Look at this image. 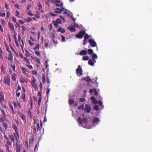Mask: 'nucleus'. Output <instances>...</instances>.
I'll return each instance as SVG.
<instances>
[{"label":"nucleus","mask_w":152,"mask_h":152,"mask_svg":"<svg viewBox=\"0 0 152 152\" xmlns=\"http://www.w3.org/2000/svg\"><path fill=\"white\" fill-rule=\"evenodd\" d=\"M78 121L79 123L81 125L80 126H82L83 124V119L82 118L80 117H79L78 119Z\"/></svg>","instance_id":"nucleus-30"},{"label":"nucleus","mask_w":152,"mask_h":152,"mask_svg":"<svg viewBox=\"0 0 152 152\" xmlns=\"http://www.w3.org/2000/svg\"><path fill=\"white\" fill-rule=\"evenodd\" d=\"M21 97V99L23 100V101L25 102H26V99L25 94L24 93L23 94H22Z\"/></svg>","instance_id":"nucleus-37"},{"label":"nucleus","mask_w":152,"mask_h":152,"mask_svg":"<svg viewBox=\"0 0 152 152\" xmlns=\"http://www.w3.org/2000/svg\"><path fill=\"white\" fill-rule=\"evenodd\" d=\"M36 13L37 14H34V15L35 16V17L37 18H38V19L40 18V13L38 11H37L36 12Z\"/></svg>","instance_id":"nucleus-34"},{"label":"nucleus","mask_w":152,"mask_h":152,"mask_svg":"<svg viewBox=\"0 0 152 152\" xmlns=\"http://www.w3.org/2000/svg\"><path fill=\"white\" fill-rule=\"evenodd\" d=\"M36 78L33 77V79L31 82V84L33 88H34L35 90L37 88V85L36 83Z\"/></svg>","instance_id":"nucleus-7"},{"label":"nucleus","mask_w":152,"mask_h":152,"mask_svg":"<svg viewBox=\"0 0 152 152\" xmlns=\"http://www.w3.org/2000/svg\"><path fill=\"white\" fill-rule=\"evenodd\" d=\"M26 62L29 64H30V61L26 57H24L23 58Z\"/></svg>","instance_id":"nucleus-47"},{"label":"nucleus","mask_w":152,"mask_h":152,"mask_svg":"<svg viewBox=\"0 0 152 152\" xmlns=\"http://www.w3.org/2000/svg\"><path fill=\"white\" fill-rule=\"evenodd\" d=\"M24 20L27 23L31 22L32 20V19L29 17H27V18L24 19Z\"/></svg>","instance_id":"nucleus-32"},{"label":"nucleus","mask_w":152,"mask_h":152,"mask_svg":"<svg viewBox=\"0 0 152 152\" xmlns=\"http://www.w3.org/2000/svg\"><path fill=\"white\" fill-rule=\"evenodd\" d=\"M36 54L38 56H40V52L39 51H35Z\"/></svg>","instance_id":"nucleus-54"},{"label":"nucleus","mask_w":152,"mask_h":152,"mask_svg":"<svg viewBox=\"0 0 152 152\" xmlns=\"http://www.w3.org/2000/svg\"><path fill=\"white\" fill-rule=\"evenodd\" d=\"M8 52H9L10 53L8 54V58L6 57V58L9 61H11L13 59V57L12 55V52L11 51H8Z\"/></svg>","instance_id":"nucleus-17"},{"label":"nucleus","mask_w":152,"mask_h":152,"mask_svg":"<svg viewBox=\"0 0 152 152\" xmlns=\"http://www.w3.org/2000/svg\"><path fill=\"white\" fill-rule=\"evenodd\" d=\"M100 121V119L96 117H94L93 121V124H97Z\"/></svg>","instance_id":"nucleus-22"},{"label":"nucleus","mask_w":152,"mask_h":152,"mask_svg":"<svg viewBox=\"0 0 152 152\" xmlns=\"http://www.w3.org/2000/svg\"><path fill=\"white\" fill-rule=\"evenodd\" d=\"M38 7V10L40 11L41 12L43 13L44 12V10L42 9V6L41 3L39 2L37 4Z\"/></svg>","instance_id":"nucleus-16"},{"label":"nucleus","mask_w":152,"mask_h":152,"mask_svg":"<svg viewBox=\"0 0 152 152\" xmlns=\"http://www.w3.org/2000/svg\"><path fill=\"white\" fill-rule=\"evenodd\" d=\"M28 42L29 43V44L31 46H33L34 45V43L32 42L30 40H29L28 41Z\"/></svg>","instance_id":"nucleus-59"},{"label":"nucleus","mask_w":152,"mask_h":152,"mask_svg":"<svg viewBox=\"0 0 152 152\" xmlns=\"http://www.w3.org/2000/svg\"><path fill=\"white\" fill-rule=\"evenodd\" d=\"M13 105L15 109H17L18 110V107L17 106V102L16 103L15 102H13Z\"/></svg>","instance_id":"nucleus-44"},{"label":"nucleus","mask_w":152,"mask_h":152,"mask_svg":"<svg viewBox=\"0 0 152 152\" xmlns=\"http://www.w3.org/2000/svg\"><path fill=\"white\" fill-rule=\"evenodd\" d=\"M31 74L33 75H36L37 74V72L36 70H32Z\"/></svg>","instance_id":"nucleus-56"},{"label":"nucleus","mask_w":152,"mask_h":152,"mask_svg":"<svg viewBox=\"0 0 152 152\" xmlns=\"http://www.w3.org/2000/svg\"><path fill=\"white\" fill-rule=\"evenodd\" d=\"M98 104L101 107H103L102 103L101 101H98Z\"/></svg>","instance_id":"nucleus-60"},{"label":"nucleus","mask_w":152,"mask_h":152,"mask_svg":"<svg viewBox=\"0 0 152 152\" xmlns=\"http://www.w3.org/2000/svg\"><path fill=\"white\" fill-rule=\"evenodd\" d=\"M91 99L92 102L94 104H95L97 103V101L94 96H92L91 97Z\"/></svg>","instance_id":"nucleus-21"},{"label":"nucleus","mask_w":152,"mask_h":152,"mask_svg":"<svg viewBox=\"0 0 152 152\" xmlns=\"http://www.w3.org/2000/svg\"><path fill=\"white\" fill-rule=\"evenodd\" d=\"M8 26L11 32L15 31L14 27L13 24L11 22H9L8 23Z\"/></svg>","instance_id":"nucleus-11"},{"label":"nucleus","mask_w":152,"mask_h":152,"mask_svg":"<svg viewBox=\"0 0 152 152\" xmlns=\"http://www.w3.org/2000/svg\"><path fill=\"white\" fill-rule=\"evenodd\" d=\"M13 37L14 38V39L15 40H17V33H15V31L14 32V34L13 35Z\"/></svg>","instance_id":"nucleus-62"},{"label":"nucleus","mask_w":152,"mask_h":152,"mask_svg":"<svg viewBox=\"0 0 152 152\" xmlns=\"http://www.w3.org/2000/svg\"><path fill=\"white\" fill-rule=\"evenodd\" d=\"M49 15L51 16H52L53 17H55L56 15H57L53 13V12H50L49 13Z\"/></svg>","instance_id":"nucleus-64"},{"label":"nucleus","mask_w":152,"mask_h":152,"mask_svg":"<svg viewBox=\"0 0 152 152\" xmlns=\"http://www.w3.org/2000/svg\"><path fill=\"white\" fill-rule=\"evenodd\" d=\"M94 63L93 60L91 59H89L88 61V64L91 66H93L94 65Z\"/></svg>","instance_id":"nucleus-26"},{"label":"nucleus","mask_w":152,"mask_h":152,"mask_svg":"<svg viewBox=\"0 0 152 152\" xmlns=\"http://www.w3.org/2000/svg\"><path fill=\"white\" fill-rule=\"evenodd\" d=\"M20 117L21 118L22 120L24 122H26V119L25 115L23 114L20 116Z\"/></svg>","instance_id":"nucleus-29"},{"label":"nucleus","mask_w":152,"mask_h":152,"mask_svg":"<svg viewBox=\"0 0 152 152\" xmlns=\"http://www.w3.org/2000/svg\"><path fill=\"white\" fill-rule=\"evenodd\" d=\"M33 127H34V128H33L34 132V133H36L37 132L39 128V127H40L39 124V123L37 124L36 127L34 125L32 126V127H31L32 128H33Z\"/></svg>","instance_id":"nucleus-12"},{"label":"nucleus","mask_w":152,"mask_h":152,"mask_svg":"<svg viewBox=\"0 0 152 152\" xmlns=\"http://www.w3.org/2000/svg\"><path fill=\"white\" fill-rule=\"evenodd\" d=\"M62 11V9H60L58 8H57L55 9L54 12L56 13L59 14Z\"/></svg>","instance_id":"nucleus-23"},{"label":"nucleus","mask_w":152,"mask_h":152,"mask_svg":"<svg viewBox=\"0 0 152 152\" xmlns=\"http://www.w3.org/2000/svg\"><path fill=\"white\" fill-rule=\"evenodd\" d=\"M68 28L69 30L71 31L72 32H73L76 31L75 27L74 26L71 27L69 26L68 27Z\"/></svg>","instance_id":"nucleus-27"},{"label":"nucleus","mask_w":152,"mask_h":152,"mask_svg":"<svg viewBox=\"0 0 152 152\" xmlns=\"http://www.w3.org/2000/svg\"><path fill=\"white\" fill-rule=\"evenodd\" d=\"M84 80H86L88 82H89L91 81V78L89 76L84 77Z\"/></svg>","instance_id":"nucleus-36"},{"label":"nucleus","mask_w":152,"mask_h":152,"mask_svg":"<svg viewBox=\"0 0 152 152\" xmlns=\"http://www.w3.org/2000/svg\"><path fill=\"white\" fill-rule=\"evenodd\" d=\"M17 104L18 107V110H20L21 109V104L18 101H17Z\"/></svg>","instance_id":"nucleus-40"},{"label":"nucleus","mask_w":152,"mask_h":152,"mask_svg":"<svg viewBox=\"0 0 152 152\" xmlns=\"http://www.w3.org/2000/svg\"><path fill=\"white\" fill-rule=\"evenodd\" d=\"M86 34V31L83 30L80 31L76 35V37L77 38L81 39Z\"/></svg>","instance_id":"nucleus-4"},{"label":"nucleus","mask_w":152,"mask_h":152,"mask_svg":"<svg viewBox=\"0 0 152 152\" xmlns=\"http://www.w3.org/2000/svg\"><path fill=\"white\" fill-rule=\"evenodd\" d=\"M92 60H93V61L95 62H96V59H97L98 58L97 56V55L95 53H93L92 56Z\"/></svg>","instance_id":"nucleus-20"},{"label":"nucleus","mask_w":152,"mask_h":152,"mask_svg":"<svg viewBox=\"0 0 152 152\" xmlns=\"http://www.w3.org/2000/svg\"><path fill=\"white\" fill-rule=\"evenodd\" d=\"M94 94L95 96H97L98 94V92L96 89L94 88Z\"/></svg>","instance_id":"nucleus-61"},{"label":"nucleus","mask_w":152,"mask_h":152,"mask_svg":"<svg viewBox=\"0 0 152 152\" xmlns=\"http://www.w3.org/2000/svg\"><path fill=\"white\" fill-rule=\"evenodd\" d=\"M83 123L86 124H87L88 123V119L86 118H84L83 119Z\"/></svg>","instance_id":"nucleus-52"},{"label":"nucleus","mask_w":152,"mask_h":152,"mask_svg":"<svg viewBox=\"0 0 152 152\" xmlns=\"http://www.w3.org/2000/svg\"><path fill=\"white\" fill-rule=\"evenodd\" d=\"M14 137H15V141L18 142V140L19 139L20 136L18 132H15L13 133Z\"/></svg>","instance_id":"nucleus-15"},{"label":"nucleus","mask_w":152,"mask_h":152,"mask_svg":"<svg viewBox=\"0 0 152 152\" xmlns=\"http://www.w3.org/2000/svg\"><path fill=\"white\" fill-rule=\"evenodd\" d=\"M25 55L26 57H28L29 56H31L30 54L29 53L28 51L27 50L25 49Z\"/></svg>","instance_id":"nucleus-33"},{"label":"nucleus","mask_w":152,"mask_h":152,"mask_svg":"<svg viewBox=\"0 0 152 152\" xmlns=\"http://www.w3.org/2000/svg\"><path fill=\"white\" fill-rule=\"evenodd\" d=\"M87 51L85 50H81L79 53V55H84L87 54Z\"/></svg>","instance_id":"nucleus-24"},{"label":"nucleus","mask_w":152,"mask_h":152,"mask_svg":"<svg viewBox=\"0 0 152 152\" xmlns=\"http://www.w3.org/2000/svg\"><path fill=\"white\" fill-rule=\"evenodd\" d=\"M91 110V106L89 104L86 105L84 109V111H86L87 113H90Z\"/></svg>","instance_id":"nucleus-10"},{"label":"nucleus","mask_w":152,"mask_h":152,"mask_svg":"<svg viewBox=\"0 0 152 152\" xmlns=\"http://www.w3.org/2000/svg\"><path fill=\"white\" fill-rule=\"evenodd\" d=\"M4 146L6 148V151L7 152H11V150L10 148H12V142L9 140L7 141L4 140Z\"/></svg>","instance_id":"nucleus-1"},{"label":"nucleus","mask_w":152,"mask_h":152,"mask_svg":"<svg viewBox=\"0 0 152 152\" xmlns=\"http://www.w3.org/2000/svg\"><path fill=\"white\" fill-rule=\"evenodd\" d=\"M48 60H47L45 62V66L46 68H47L48 66Z\"/></svg>","instance_id":"nucleus-57"},{"label":"nucleus","mask_w":152,"mask_h":152,"mask_svg":"<svg viewBox=\"0 0 152 152\" xmlns=\"http://www.w3.org/2000/svg\"><path fill=\"white\" fill-rule=\"evenodd\" d=\"M62 23V20L59 19H57L56 20L53 21L52 23H53L56 28L58 27V24H61Z\"/></svg>","instance_id":"nucleus-3"},{"label":"nucleus","mask_w":152,"mask_h":152,"mask_svg":"<svg viewBox=\"0 0 152 152\" xmlns=\"http://www.w3.org/2000/svg\"><path fill=\"white\" fill-rule=\"evenodd\" d=\"M76 74L78 76H80L83 74V70L80 65H79L76 69Z\"/></svg>","instance_id":"nucleus-6"},{"label":"nucleus","mask_w":152,"mask_h":152,"mask_svg":"<svg viewBox=\"0 0 152 152\" xmlns=\"http://www.w3.org/2000/svg\"><path fill=\"white\" fill-rule=\"evenodd\" d=\"M8 137L9 140H10L11 141V142H15V139L13 135H9Z\"/></svg>","instance_id":"nucleus-25"},{"label":"nucleus","mask_w":152,"mask_h":152,"mask_svg":"<svg viewBox=\"0 0 152 152\" xmlns=\"http://www.w3.org/2000/svg\"><path fill=\"white\" fill-rule=\"evenodd\" d=\"M84 39H87L89 38L90 36L89 35L87 34H85V35H84Z\"/></svg>","instance_id":"nucleus-53"},{"label":"nucleus","mask_w":152,"mask_h":152,"mask_svg":"<svg viewBox=\"0 0 152 152\" xmlns=\"http://www.w3.org/2000/svg\"><path fill=\"white\" fill-rule=\"evenodd\" d=\"M21 27L22 28V30L21 32L22 33H23L26 30V28L25 26L23 25H22L21 26Z\"/></svg>","instance_id":"nucleus-50"},{"label":"nucleus","mask_w":152,"mask_h":152,"mask_svg":"<svg viewBox=\"0 0 152 152\" xmlns=\"http://www.w3.org/2000/svg\"><path fill=\"white\" fill-rule=\"evenodd\" d=\"M10 78L8 76H5L4 78V83L5 84L8 86L10 85Z\"/></svg>","instance_id":"nucleus-5"},{"label":"nucleus","mask_w":152,"mask_h":152,"mask_svg":"<svg viewBox=\"0 0 152 152\" xmlns=\"http://www.w3.org/2000/svg\"><path fill=\"white\" fill-rule=\"evenodd\" d=\"M6 120H7L6 118V119H3V120H0V122L2 123V125L4 128V129L5 130V131L7 129V124L4 122V121Z\"/></svg>","instance_id":"nucleus-14"},{"label":"nucleus","mask_w":152,"mask_h":152,"mask_svg":"<svg viewBox=\"0 0 152 152\" xmlns=\"http://www.w3.org/2000/svg\"><path fill=\"white\" fill-rule=\"evenodd\" d=\"M36 47L34 48V50H38L39 49V45L38 44L36 45Z\"/></svg>","instance_id":"nucleus-63"},{"label":"nucleus","mask_w":152,"mask_h":152,"mask_svg":"<svg viewBox=\"0 0 152 152\" xmlns=\"http://www.w3.org/2000/svg\"><path fill=\"white\" fill-rule=\"evenodd\" d=\"M94 109L96 111H97L99 109V107L98 105H96L94 106Z\"/></svg>","instance_id":"nucleus-55"},{"label":"nucleus","mask_w":152,"mask_h":152,"mask_svg":"<svg viewBox=\"0 0 152 152\" xmlns=\"http://www.w3.org/2000/svg\"><path fill=\"white\" fill-rule=\"evenodd\" d=\"M11 66L12 67L13 71L15 72V66L14 63L11 64Z\"/></svg>","instance_id":"nucleus-45"},{"label":"nucleus","mask_w":152,"mask_h":152,"mask_svg":"<svg viewBox=\"0 0 152 152\" xmlns=\"http://www.w3.org/2000/svg\"><path fill=\"white\" fill-rule=\"evenodd\" d=\"M89 58L88 56H84L83 57V59L84 61L88 60L89 59Z\"/></svg>","instance_id":"nucleus-43"},{"label":"nucleus","mask_w":152,"mask_h":152,"mask_svg":"<svg viewBox=\"0 0 152 152\" xmlns=\"http://www.w3.org/2000/svg\"><path fill=\"white\" fill-rule=\"evenodd\" d=\"M3 134H4V138L6 139L5 141H7L8 140H9V138H8L7 136L5 134V131L4 130V132L2 133Z\"/></svg>","instance_id":"nucleus-46"},{"label":"nucleus","mask_w":152,"mask_h":152,"mask_svg":"<svg viewBox=\"0 0 152 152\" xmlns=\"http://www.w3.org/2000/svg\"><path fill=\"white\" fill-rule=\"evenodd\" d=\"M10 15V12L9 11L7 10L6 11V17L7 19H9Z\"/></svg>","instance_id":"nucleus-49"},{"label":"nucleus","mask_w":152,"mask_h":152,"mask_svg":"<svg viewBox=\"0 0 152 152\" xmlns=\"http://www.w3.org/2000/svg\"><path fill=\"white\" fill-rule=\"evenodd\" d=\"M27 114L28 116L30 118H31L32 117L31 113V111L30 109L28 111Z\"/></svg>","instance_id":"nucleus-41"},{"label":"nucleus","mask_w":152,"mask_h":152,"mask_svg":"<svg viewBox=\"0 0 152 152\" xmlns=\"http://www.w3.org/2000/svg\"><path fill=\"white\" fill-rule=\"evenodd\" d=\"M84 105L83 104H82L81 105H80L78 107V109L79 110L82 109V110H84Z\"/></svg>","instance_id":"nucleus-42"},{"label":"nucleus","mask_w":152,"mask_h":152,"mask_svg":"<svg viewBox=\"0 0 152 152\" xmlns=\"http://www.w3.org/2000/svg\"><path fill=\"white\" fill-rule=\"evenodd\" d=\"M12 127L13 129L14 130L15 132H18V127L17 126L14 124H12Z\"/></svg>","instance_id":"nucleus-18"},{"label":"nucleus","mask_w":152,"mask_h":152,"mask_svg":"<svg viewBox=\"0 0 152 152\" xmlns=\"http://www.w3.org/2000/svg\"><path fill=\"white\" fill-rule=\"evenodd\" d=\"M58 32H60L61 33H64L65 32V30L64 29L61 27H59L57 30Z\"/></svg>","instance_id":"nucleus-28"},{"label":"nucleus","mask_w":152,"mask_h":152,"mask_svg":"<svg viewBox=\"0 0 152 152\" xmlns=\"http://www.w3.org/2000/svg\"><path fill=\"white\" fill-rule=\"evenodd\" d=\"M45 75V74H43L42 77V82L44 83L46 82Z\"/></svg>","instance_id":"nucleus-31"},{"label":"nucleus","mask_w":152,"mask_h":152,"mask_svg":"<svg viewBox=\"0 0 152 152\" xmlns=\"http://www.w3.org/2000/svg\"><path fill=\"white\" fill-rule=\"evenodd\" d=\"M34 140V139L33 138V137L32 138H31L28 139L29 142L30 144H31V143H32L33 142V141Z\"/></svg>","instance_id":"nucleus-58"},{"label":"nucleus","mask_w":152,"mask_h":152,"mask_svg":"<svg viewBox=\"0 0 152 152\" xmlns=\"http://www.w3.org/2000/svg\"><path fill=\"white\" fill-rule=\"evenodd\" d=\"M88 42H89L91 45L92 47H94L96 46V42L92 39H90L88 40Z\"/></svg>","instance_id":"nucleus-13"},{"label":"nucleus","mask_w":152,"mask_h":152,"mask_svg":"<svg viewBox=\"0 0 152 152\" xmlns=\"http://www.w3.org/2000/svg\"><path fill=\"white\" fill-rule=\"evenodd\" d=\"M88 53L89 54H93V51L92 49H88Z\"/></svg>","instance_id":"nucleus-48"},{"label":"nucleus","mask_w":152,"mask_h":152,"mask_svg":"<svg viewBox=\"0 0 152 152\" xmlns=\"http://www.w3.org/2000/svg\"><path fill=\"white\" fill-rule=\"evenodd\" d=\"M74 103V100L71 99H69V103L70 105H72Z\"/></svg>","instance_id":"nucleus-39"},{"label":"nucleus","mask_w":152,"mask_h":152,"mask_svg":"<svg viewBox=\"0 0 152 152\" xmlns=\"http://www.w3.org/2000/svg\"><path fill=\"white\" fill-rule=\"evenodd\" d=\"M9 107L10 109L12 111V113L15 114V112L14 110L12 105L11 104H9Z\"/></svg>","instance_id":"nucleus-35"},{"label":"nucleus","mask_w":152,"mask_h":152,"mask_svg":"<svg viewBox=\"0 0 152 152\" xmlns=\"http://www.w3.org/2000/svg\"><path fill=\"white\" fill-rule=\"evenodd\" d=\"M69 11H66L63 13V14L64 15L66 14L67 15L69 16L70 15V13L69 12Z\"/></svg>","instance_id":"nucleus-51"},{"label":"nucleus","mask_w":152,"mask_h":152,"mask_svg":"<svg viewBox=\"0 0 152 152\" xmlns=\"http://www.w3.org/2000/svg\"><path fill=\"white\" fill-rule=\"evenodd\" d=\"M0 120H3V119H6V114L4 110L1 108H0Z\"/></svg>","instance_id":"nucleus-2"},{"label":"nucleus","mask_w":152,"mask_h":152,"mask_svg":"<svg viewBox=\"0 0 152 152\" xmlns=\"http://www.w3.org/2000/svg\"><path fill=\"white\" fill-rule=\"evenodd\" d=\"M4 101V95L2 92L0 93V103H3V101Z\"/></svg>","instance_id":"nucleus-19"},{"label":"nucleus","mask_w":152,"mask_h":152,"mask_svg":"<svg viewBox=\"0 0 152 152\" xmlns=\"http://www.w3.org/2000/svg\"><path fill=\"white\" fill-rule=\"evenodd\" d=\"M20 68L22 70V73L25 75H27L30 72L28 69H26L23 66L21 67Z\"/></svg>","instance_id":"nucleus-9"},{"label":"nucleus","mask_w":152,"mask_h":152,"mask_svg":"<svg viewBox=\"0 0 152 152\" xmlns=\"http://www.w3.org/2000/svg\"><path fill=\"white\" fill-rule=\"evenodd\" d=\"M15 148L16 152H20L21 149L22 148V145L18 144V142H16L15 143Z\"/></svg>","instance_id":"nucleus-8"},{"label":"nucleus","mask_w":152,"mask_h":152,"mask_svg":"<svg viewBox=\"0 0 152 152\" xmlns=\"http://www.w3.org/2000/svg\"><path fill=\"white\" fill-rule=\"evenodd\" d=\"M42 97H39L38 99V104L39 107H40L41 105V101L42 100Z\"/></svg>","instance_id":"nucleus-38"}]
</instances>
